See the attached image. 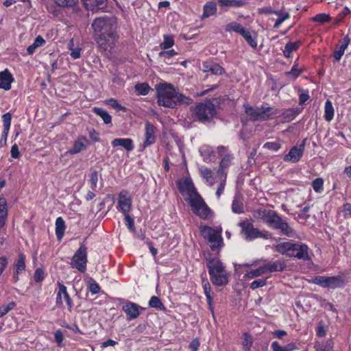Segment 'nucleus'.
I'll use <instances>...</instances> for the list:
<instances>
[{
    "label": "nucleus",
    "mask_w": 351,
    "mask_h": 351,
    "mask_svg": "<svg viewBox=\"0 0 351 351\" xmlns=\"http://www.w3.org/2000/svg\"><path fill=\"white\" fill-rule=\"evenodd\" d=\"M265 222L273 229L280 230L282 234L287 237H292L294 234L293 230L281 219L275 210H269Z\"/></svg>",
    "instance_id": "nucleus-7"
},
{
    "label": "nucleus",
    "mask_w": 351,
    "mask_h": 351,
    "mask_svg": "<svg viewBox=\"0 0 351 351\" xmlns=\"http://www.w3.org/2000/svg\"><path fill=\"white\" fill-rule=\"evenodd\" d=\"M315 348L316 351H332L333 348V342L328 339L325 342L316 343Z\"/></svg>",
    "instance_id": "nucleus-41"
},
{
    "label": "nucleus",
    "mask_w": 351,
    "mask_h": 351,
    "mask_svg": "<svg viewBox=\"0 0 351 351\" xmlns=\"http://www.w3.org/2000/svg\"><path fill=\"white\" fill-rule=\"evenodd\" d=\"M245 112L252 121H265L271 114L272 108L264 106L252 107L250 105L244 106Z\"/></svg>",
    "instance_id": "nucleus-11"
},
{
    "label": "nucleus",
    "mask_w": 351,
    "mask_h": 351,
    "mask_svg": "<svg viewBox=\"0 0 351 351\" xmlns=\"http://www.w3.org/2000/svg\"><path fill=\"white\" fill-rule=\"evenodd\" d=\"M202 287L204 289V293L206 297L208 308L212 313V314H214V307H213V295L211 292V287L207 279L203 278L202 279Z\"/></svg>",
    "instance_id": "nucleus-21"
},
{
    "label": "nucleus",
    "mask_w": 351,
    "mask_h": 351,
    "mask_svg": "<svg viewBox=\"0 0 351 351\" xmlns=\"http://www.w3.org/2000/svg\"><path fill=\"white\" fill-rule=\"evenodd\" d=\"M134 88L136 94L138 95H147L150 90V87L147 83L137 84Z\"/></svg>",
    "instance_id": "nucleus-45"
},
{
    "label": "nucleus",
    "mask_w": 351,
    "mask_h": 351,
    "mask_svg": "<svg viewBox=\"0 0 351 351\" xmlns=\"http://www.w3.org/2000/svg\"><path fill=\"white\" fill-rule=\"evenodd\" d=\"M132 207V198L127 191H121L118 195L117 208L123 214L129 213Z\"/></svg>",
    "instance_id": "nucleus-15"
},
{
    "label": "nucleus",
    "mask_w": 351,
    "mask_h": 351,
    "mask_svg": "<svg viewBox=\"0 0 351 351\" xmlns=\"http://www.w3.org/2000/svg\"><path fill=\"white\" fill-rule=\"evenodd\" d=\"M26 257L23 253H19L18 258L15 261L13 265L14 273H13V282H17L19 280V276L22 274L26 269L25 265Z\"/></svg>",
    "instance_id": "nucleus-16"
},
{
    "label": "nucleus",
    "mask_w": 351,
    "mask_h": 351,
    "mask_svg": "<svg viewBox=\"0 0 351 351\" xmlns=\"http://www.w3.org/2000/svg\"><path fill=\"white\" fill-rule=\"evenodd\" d=\"M112 145L113 147L121 146L128 152H131L134 148L133 141L128 138H115L112 141Z\"/></svg>",
    "instance_id": "nucleus-28"
},
{
    "label": "nucleus",
    "mask_w": 351,
    "mask_h": 351,
    "mask_svg": "<svg viewBox=\"0 0 351 351\" xmlns=\"http://www.w3.org/2000/svg\"><path fill=\"white\" fill-rule=\"evenodd\" d=\"M302 155L303 153L302 152V149H298L297 146H293L289 150V153L284 156V160L286 162L295 163L300 160Z\"/></svg>",
    "instance_id": "nucleus-22"
},
{
    "label": "nucleus",
    "mask_w": 351,
    "mask_h": 351,
    "mask_svg": "<svg viewBox=\"0 0 351 351\" xmlns=\"http://www.w3.org/2000/svg\"><path fill=\"white\" fill-rule=\"evenodd\" d=\"M300 45V42L296 43H288L283 50V54L286 58L291 57V55L293 51H295L298 49Z\"/></svg>",
    "instance_id": "nucleus-43"
},
{
    "label": "nucleus",
    "mask_w": 351,
    "mask_h": 351,
    "mask_svg": "<svg viewBox=\"0 0 351 351\" xmlns=\"http://www.w3.org/2000/svg\"><path fill=\"white\" fill-rule=\"evenodd\" d=\"M45 43V40L44 38L41 36H38L35 38L34 43L27 47V53L29 55H32L38 47L43 46Z\"/></svg>",
    "instance_id": "nucleus-39"
},
{
    "label": "nucleus",
    "mask_w": 351,
    "mask_h": 351,
    "mask_svg": "<svg viewBox=\"0 0 351 351\" xmlns=\"http://www.w3.org/2000/svg\"><path fill=\"white\" fill-rule=\"evenodd\" d=\"M274 14L278 16V19L274 23V28H278L285 20L289 19L290 17V14H289V12H286L284 10H276Z\"/></svg>",
    "instance_id": "nucleus-36"
},
{
    "label": "nucleus",
    "mask_w": 351,
    "mask_h": 351,
    "mask_svg": "<svg viewBox=\"0 0 351 351\" xmlns=\"http://www.w3.org/2000/svg\"><path fill=\"white\" fill-rule=\"evenodd\" d=\"M8 217L6 200L0 198V230L4 226Z\"/></svg>",
    "instance_id": "nucleus-32"
},
{
    "label": "nucleus",
    "mask_w": 351,
    "mask_h": 351,
    "mask_svg": "<svg viewBox=\"0 0 351 351\" xmlns=\"http://www.w3.org/2000/svg\"><path fill=\"white\" fill-rule=\"evenodd\" d=\"M156 128L149 122H146L145 125V141L142 145L143 148L153 145L156 142Z\"/></svg>",
    "instance_id": "nucleus-18"
},
{
    "label": "nucleus",
    "mask_w": 351,
    "mask_h": 351,
    "mask_svg": "<svg viewBox=\"0 0 351 351\" xmlns=\"http://www.w3.org/2000/svg\"><path fill=\"white\" fill-rule=\"evenodd\" d=\"M186 202L191 207L192 211L201 219H207L212 215L211 210L199 193Z\"/></svg>",
    "instance_id": "nucleus-9"
},
{
    "label": "nucleus",
    "mask_w": 351,
    "mask_h": 351,
    "mask_svg": "<svg viewBox=\"0 0 351 351\" xmlns=\"http://www.w3.org/2000/svg\"><path fill=\"white\" fill-rule=\"evenodd\" d=\"M297 114L298 113L295 110L290 108L283 112L282 117L289 120H293L297 116Z\"/></svg>",
    "instance_id": "nucleus-59"
},
{
    "label": "nucleus",
    "mask_w": 351,
    "mask_h": 351,
    "mask_svg": "<svg viewBox=\"0 0 351 351\" xmlns=\"http://www.w3.org/2000/svg\"><path fill=\"white\" fill-rule=\"evenodd\" d=\"M266 274L263 265L255 269L248 271L245 276L248 278H254L262 275Z\"/></svg>",
    "instance_id": "nucleus-44"
},
{
    "label": "nucleus",
    "mask_w": 351,
    "mask_h": 351,
    "mask_svg": "<svg viewBox=\"0 0 351 351\" xmlns=\"http://www.w3.org/2000/svg\"><path fill=\"white\" fill-rule=\"evenodd\" d=\"M86 142L87 139L86 137L82 136L80 138L74 142L73 146L70 150H69V153L71 154H75L84 149H86V146L85 143Z\"/></svg>",
    "instance_id": "nucleus-30"
},
{
    "label": "nucleus",
    "mask_w": 351,
    "mask_h": 351,
    "mask_svg": "<svg viewBox=\"0 0 351 351\" xmlns=\"http://www.w3.org/2000/svg\"><path fill=\"white\" fill-rule=\"evenodd\" d=\"M54 1L60 7H72L77 3L78 0H54Z\"/></svg>",
    "instance_id": "nucleus-57"
},
{
    "label": "nucleus",
    "mask_w": 351,
    "mask_h": 351,
    "mask_svg": "<svg viewBox=\"0 0 351 351\" xmlns=\"http://www.w3.org/2000/svg\"><path fill=\"white\" fill-rule=\"evenodd\" d=\"M204 72H210L213 75H221L224 69L219 64L213 62H205L203 63Z\"/></svg>",
    "instance_id": "nucleus-24"
},
{
    "label": "nucleus",
    "mask_w": 351,
    "mask_h": 351,
    "mask_svg": "<svg viewBox=\"0 0 351 351\" xmlns=\"http://www.w3.org/2000/svg\"><path fill=\"white\" fill-rule=\"evenodd\" d=\"M218 3L223 7H235L239 8L245 4L243 0H218Z\"/></svg>",
    "instance_id": "nucleus-38"
},
{
    "label": "nucleus",
    "mask_w": 351,
    "mask_h": 351,
    "mask_svg": "<svg viewBox=\"0 0 351 351\" xmlns=\"http://www.w3.org/2000/svg\"><path fill=\"white\" fill-rule=\"evenodd\" d=\"M276 251L287 256L305 261L311 259L308 245L302 243L282 242L276 246Z\"/></svg>",
    "instance_id": "nucleus-3"
},
{
    "label": "nucleus",
    "mask_w": 351,
    "mask_h": 351,
    "mask_svg": "<svg viewBox=\"0 0 351 351\" xmlns=\"http://www.w3.org/2000/svg\"><path fill=\"white\" fill-rule=\"evenodd\" d=\"M122 310L125 313L128 320H132L137 318L140 315V310L144 308L132 302H126L122 306Z\"/></svg>",
    "instance_id": "nucleus-17"
},
{
    "label": "nucleus",
    "mask_w": 351,
    "mask_h": 351,
    "mask_svg": "<svg viewBox=\"0 0 351 351\" xmlns=\"http://www.w3.org/2000/svg\"><path fill=\"white\" fill-rule=\"evenodd\" d=\"M221 231V228L214 229L208 226L199 227L201 235L209 244L213 251H219L223 245Z\"/></svg>",
    "instance_id": "nucleus-5"
},
{
    "label": "nucleus",
    "mask_w": 351,
    "mask_h": 351,
    "mask_svg": "<svg viewBox=\"0 0 351 351\" xmlns=\"http://www.w3.org/2000/svg\"><path fill=\"white\" fill-rule=\"evenodd\" d=\"M246 29L243 27L240 23L237 22H231L228 24H227L225 27V31L227 32H234L236 33L239 34L241 35L243 33H244V31Z\"/></svg>",
    "instance_id": "nucleus-35"
},
{
    "label": "nucleus",
    "mask_w": 351,
    "mask_h": 351,
    "mask_svg": "<svg viewBox=\"0 0 351 351\" xmlns=\"http://www.w3.org/2000/svg\"><path fill=\"white\" fill-rule=\"evenodd\" d=\"M216 12H217L216 3L213 1L207 2L204 5L203 14L202 16V19L208 18V17L215 14Z\"/></svg>",
    "instance_id": "nucleus-31"
},
{
    "label": "nucleus",
    "mask_w": 351,
    "mask_h": 351,
    "mask_svg": "<svg viewBox=\"0 0 351 351\" xmlns=\"http://www.w3.org/2000/svg\"><path fill=\"white\" fill-rule=\"evenodd\" d=\"M267 284V281H266V279H258V280H254L251 284H250V289L254 290L256 289H258L259 287H263L264 286H265Z\"/></svg>",
    "instance_id": "nucleus-61"
},
{
    "label": "nucleus",
    "mask_w": 351,
    "mask_h": 351,
    "mask_svg": "<svg viewBox=\"0 0 351 351\" xmlns=\"http://www.w3.org/2000/svg\"><path fill=\"white\" fill-rule=\"evenodd\" d=\"M241 36L245 38L246 42L253 48H256L257 47V42L253 38L250 34V32L246 29L244 31V33L241 34Z\"/></svg>",
    "instance_id": "nucleus-50"
},
{
    "label": "nucleus",
    "mask_w": 351,
    "mask_h": 351,
    "mask_svg": "<svg viewBox=\"0 0 351 351\" xmlns=\"http://www.w3.org/2000/svg\"><path fill=\"white\" fill-rule=\"evenodd\" d=\"M330 19L331 18L329 14L326 13H320L313 16L312 18V21L322 24L329 22Z\"/></svg>",
    "instance_id": "nucleus-49"
},
{
    "label": "nucleus",
    "mask_w": 351,
    "mask_h": 351,
    "mask_svg": "<svg viewBox=\"0 0 351 351\" xmlns=\"http://www.w3.org/2000/svg\"><path fill=\"white\" fill-rule=\"evenodd\" d=\"M252 345V338L248 333H244L243 335L242 346L244 351H250Z\"/></svg>",
    "instance_id": "nucleus-47"
},
{
    "label": "nucleus",
    "mask_w": 351,
    "mask_h": 351,
    "mask_svg": "<svg viewBox=\"0 0 351 351\" xmlns=\"http://www.w3.org/2000/svg\"><path fill=\"white\" fill-rule=\"evenodd\" d=\"M149 306L160 311H166V308L161 302L160 299L157 296H152L149 301Z\"/></svg>",
    "instance_id": "nucleus-42"
},
{
    "label": "nucleus",
    "mask_w": 351,
    "mask_h": 351,
    "mask_svg": "<svg viewBox=\"0 0 351 351\" xmlns=\"http://www.w3.org/2000/svg\"><path fill=\"white\" fill-rule=\"evenodd\" d=\"M12 115L10 112H7L2 116L3 128H10Z\"/></svg>",
    "instance_id": "nucleus-63"
},
{
    "label": "nucleus",
    "mask_w": 351,
    "mask_h": 351,
    "mask_svg": "<svg viewBox=\"0 0 351 351\" xmlns=\"http://www.w3.org/2000/svg\"><path fill=\"white\" fill-rule=\"evenodd\" d=\"M178 187L185 201L198 194L191 179L185 178L180 180L178 182Z\"/></svg>",
    "instance_id": "nucleus-13"
},
{
    "label": "nucleus",
    "mask_w": 351,
    "mask_h": 351,
    "mask_svg": "<svg viewBox=\"0 0 351 351\" xmlns=\"http://www.w3.org/2000/svg\"><path fill=\"white\" fill-rule=\"evenodd\" d=\"M54 338L56 340V342L57 343V345L58 347H62V341L64 339V336L60 330H58L54 333Z\"/></svg>",
    "instance_id": "nucleus-64"
},
{
    "label": "nucleus",
    "mask_w": 351,
    "mask_h": 351,
    "mask_svg": "<svg viewBox=\"0 0 351 351\" xmlns=\"http://www.w3.org/2000/svg\"><path fill=\"white\" fill-rule=\"evenodd\" d=\"M87 262V247L85 245L82 244L73 254L70 265L72 268L77 269L81 273H84L86 271Z\"/></svg>",
    "instance_id": "nucleus-10"
},
{
    "label": "nucleus",
    "mask_w": 351,
    "mask_h": 351,
    "mask_svg": "<svg viewBox=\"0 0 351 351\" xmlns=\"http://www.w3.org/2000/svg\"><path fill=\"white\" fill-rule=\"evenodd\" d=\"M65 230V222L64 219L59 217L56 220V234L58 240H61Z\"/></svg>",
    "instance_id": "nucleus-33"
},
{
    "label": "nucleus",
    "mask_w": 351,
    "mask_h": 351,
    "mask_svg": "<svg viewBox=\"0 0 351 351\" xmlns=\"http://www.w3.org/2000/svg\"><path fill=\"white\" fill-rule=\"evenodd\" d=\"M324 180L321 178H317L312 182V186L315 191L320 193L323 191Z\"/></svg>",
    "instance_id": "nucleus-55"
},
{
    "label": "nucleus",
    "mask_w": 351,
    "mask_h": 351,
    "mask_svg": "<svg viewBox=\"0 0 351 351\" xmlns=\"http://www.w3.org/2000/svg\"><path fill=\"white\" fill-rule=\"evenodd\" d=\"M174 45V40L172 36L165 35L164 41L160 45L162 49H167Z\"/></svg>",
    "instance_id": "nucleus-48"
},
{
    "label": "nucleus",
    "mask_w": 351,
    "mask_h": 351,
    "mask_svg": "<svg viewBox=\"0 0 351 351\" xmlns=\"http://www.w3.org/2000/svg\"><path fill=\"white\" fill-rule=\"evenodd\" d=\"M186 202L191 207L192 211L201 219H207L212 215L211 210L199 193Z\"/></svg>",
    "instance_id": "nucleus-8"
},
{
    "label": "nucleus",
    "mask_w": 351,
    "mask_h": 351,
    "mask_svg": "<svg viewBox=\"0 0 351 351\" xmlns=\"http://www.w3.org/2000/svg\"><path fill=\"white\" fill-rule=\"evenodd\" d=\"M219 180V185L217 187V191H216V196L217 199H219L221 194L224 191V189L226 184V176H217Z\"/></svg>",
    "instance_id": "nucleus-46"
},
{
    "label": "nucleus",
    "mask_w": 351,
    "mask_h": 351,
    "mask_svg": "<svg viewBox=\"0 0 351 351\" xmlns=\"http://www.w3.org/2000/svg\"><path fill=\"white\" fill-rule=\"evenodd\" d=\"M157 102L159 106L174 108L178 105H189L193 99L177 91L171 84L162 82L156 85Z\"/></svg>",
    "instance_id": "nucleus-2"
},
{
    "label": "nucleus",
    "mask_w": 351,
    "mask_h": 351,
    "mask_svg": "<svg viewBox=\"0 0 351 351\" xmlns=\"http://www.w3.org/2000/svg\"><path fill=\"white\" fill-rule=\"evenodd\" d=\"M13 80L14 78L12 75L7 69L0 72V88L4 89L5 90H10Z\"/></svg>",
    "instance_id": "nucleus-20"
},
{
    "label": "nucleus",
    "mask_w": 351,
    "mask_h": 351,
    "mask_svg": "<svg viewBox=\"0 0 351 351\" xmlns=\"http://www.w3.org/2000/svg\"><path fill=\"white\" fill-rule=\"evenodd\" d=\"M191 110L193 114L202 122L210 120L216 114V106L210 100L199 103Z\"/></svg>",
    "instance_id": "nucleus-6"
},
{
    "label": "nucleus",
    "mask_w": 351,
    "mask_h": 351,
    "mask_svg": "<svg viewBox=\"0 0 351 351\" xmlns=\"http://www.w3.org/2000/svg\"><path fill=\"white\" fill-rule=\"evenodd\" d=\"M177 53L175 51V50L173 49H171V50H169V51H160L159 53H158V56L160 58H163L164 59V61L167 63V64H170L171 62H169V59L171 57L176 55Z\"/></svg>",
    "instance_id": "nucleus-53"
},
{
    "label": "nucleus",
    "mask_w": 351,
    "mask_h": 351,
    "mask_svg": "<svg viewBox=\"0 0 351 351\" xmlns=\"http://www.w3.org/2000/svg\"><path fill=\"white\" fill-rule=\"evenodd\" d=\"M200 176L205 180V182H210V176L213 171L206 167H201L199 168Z\"/></svg>",
    "instance_id": "nucleus-51"
},
{
    "label": "nucleus",
    "mask_w": 351,
    "mask_h": 351,
    "mask_svg": "<svg viewBox=\"0 0 351 351\" xmlns=\"http://www.w3.org/2000/svg\"><path fill=\"white\" fill-rule=\"evenodd\" d=\"M335 114V110L331 101L327 100L324 105V119L330 122L332 120Z\"/></svg>",
    "instance_id": "nucleus-34"
},
{
    "label": "nucleus",
    "mask_w": 351,
    "mask_h": 351,
    "mask_svg": "<svg viewBox=\"0 0 351 351\" xmlns=\"http://www.w3.org/2000/svg\"><path fill=\"white\" fill-rule=\"evenodd\" d=\"M58 285L59 289H58V291L57 293V298H56L57 304L62 305V298H64V299L65 300V301L66 302V305H67V307H68L69 311H71L72 307H73V302H72L71 298H70V296L67 292L66 287L60 282H58Z\"/></svg>",
    "instance_id": "nucleus-19"
},
{
    "label": "nucleus",
    "mask_w": 351,
    "mask_h": 351,
    "mask_svg": "<svg viewBox=\"0 0 351 351\" xmlns=\"http://www.w3.org/2000/svg\"><path fill=\"white\" fill-rule=\"evenodd\" d=\"M16 306L15 302H11L8 304H3L0 306V317L6 315L10 311L12 310Z\"/></svg>",
    "instance_id": "nucleus-54"
},
{
    "label": "nucleus",
    "mask_w": 351,
    "mask_h": 351,
    "mask_svg": "<svg viewBox=\"0 0 351 351\" xmlns=\"http://www.w3.org/2000/svg\"><path fill=\"white\" fill-rule=\"evenodd\" d=\"M351 217V204L346 203L343 206L342 209L338 213V218L342 221Z\"/></svg>",
    "instance_id": "nucleus-40"
},
{
    "label": "nucleus",
    "mask_w": 351,
    "mask_h": 351,
    "mask_svg": "<svg viewBox=\"0 0 351 351\" xmlns=\"http://www.w3.org/2000/svg\"><path fill=\"white\" fill-rule=\"evenodd\" d=\"M210 281L217 287H223L228 282V274L222 262L218 258L206 259Z\"/></svg>",
    "instance_id": "nucleus-4"
},
{
    "label": "nucleus",
    "mask_w": 351,
    "mask_h": 351,
    "mask_svg": "<svg viewBox=\"0 0 351 351\" xmlns=\"http://www.w3.org/2000/svg\"><path fill=\"white\" fill-rule=\"evenodd\" d=\"M266 274L268 273H273L276 271H282L286 265L285 262L281 261H276L274 262H269L263 265Z\"/></svg>",
    "instance_id": "nucleus-23"
},
{
    "label": "nucleus",
    "mask_w": 351,
    "mask_h": 351,
    "mask_svg": "<svg viewBox=\"0 0 351 351\" xmlns=\"http://www.w3.org/2000/svg\"><path fill=\"white\" fill-rule=\"evenodd\" d=\"M313 282L323 288L336 289L341 287L344 285V280L339 276H315L313 280Z\"/></svg>",
    "instance_id": "nucleus-12"
},
{
    "label": "nucleus",
    "mask_w": 351,
    "mask_h": 351,
    "mask_svg": "<svg viewBox=\"0 0 351 351\" xmlns=\"http://www.w3.org/2000/svg\"><path fill=\"white\" fill-rule=\"evenodd\" d=\"M125 226L132 232H135L134 219L130 216L129 213L123 214Z\"/></svg>",
    "instance_id": "nucleus-56"
},
{
    "label": "nucleus",
    "mask_w": 351,
    "mask_h": 351,
    "mask_svg": "<svg viewBox=\"0 0 351 351\" xmlns=\"http://www.w3.org/2000/svg\"><path fill=\"white\" fill-rule=\"evenodd\" d=\"M91 27L99 49L103 52L112 49L119 38L116 19L108 16L98 17L93 20Z\"/></svg>",
    "instance_id": "nucleus-1"
},
{
    "label": "nucleus",
    "mask_w": 351,
    "mask_h": 351,
    "mask_svg": "<svg viewBox=\"0 0 351 351\" xmlns=\"http://www.w3.org/2000/svg\"><path fill=\"white\" fill-rule=\"evenodd\" d=\"M350 39L348 36H344L340 40V46L334 51L333 56L336 61H339L344 54L345 50L349 45Z\"/></svg>",
    "instance_id": "nucleus-26"
},
{
    "label": "nucleus",
    "mask_w": 351,
    "mask_h": 351,
    "mask_svg": "<svg viewBox=\"0 0 351 351\" xmlns=\"http://www.w3.org/2000/svg\"><path fill=\"white\" fill-rule=\"evenodd\" d=\"M106 104L117 110L123 111V112H125L126 110V108L121 106L119 103V101L115 99H113V98L109 99L106 101Z\"/></svg>",
    "instance_id": "nucleus-52"
},
{
    "label": "nucleus",
    "mask_w": 351,
    "mask_h": 351,
    "mask_svg": "<svg viewBox=\"0 0 351 351\" xmlns=\"http://www.w3.org/2000/svg\"><path fill=\"white\" fill-rule=\"evenodd\" d=\"M83 1L86 8L93 11L103 10L107 3V0H83Z\"/></svg>",
    "instance_id": "nucleus-29"
},
{
    "label": "nucleus",
    "mask_w": 351,
    "mask_h": 351,
    "mask_svg": "<svg viewBox=\"0 0 351 351\" xmlns=\"http://www.w3.org/2000/svg\"><path fill=\"white\" fill-rule=\"evenodd\" d=\"M239 226L245 240L252 241L263 236V234L257 228H254L252 223L249 221H241L239 223Z\"/></svg>",
    "instance_id": "nucleus-14"
},
{
    "label": "nucleus",
    "mask_w": 351,
    "mask_h": 351,
    "mask_svg": "<svg viewBox=\"0 0 351 351\" xmlns=\"http://www.w3.org/2000/svg\"><path fill=\"white\" fill-rule=\"evenodd\" d=\"M232 210L234 213L240 214L244 212L243 198L241 193H237L234 195L232 203Z\"/></svg>",
    "instance_id": "nucleus-27"
},
{
    "label": "nucleus",
    "mask_w": 351,
    "mask_h": 351,
    "mask_svg": "<svg viewBox=\"0 0 351 351\" xmlns=\"http://www.w3.org/2000/svg\"><path fill=\"white\" fill-rule=\"evenodd\" d=\"M263 147L276 152L280 148V144L276 142H267L264 144Z\"/></svg>",
    "instance_id": "nucleus-62"
},
{
    "label": "nucleus",
    "mask_w": 351,
    "mask_h": 351,
    "mask_svg": "<svg viewBox=\"0 0 351 351\" xmlns=\"http://www.w3.org/2000/svg\"><path fill=\"white\" fill-rule=\"evenodd\" d=\"M45 278V273L44 271L41 268H37L35 270L34 279L36 282H42Z\"/></svg>",
    "instance_id": "nucleus-60"
},
{
    "label": "nucleus",
    "mask_w": 351,
    "mask_h": 351,
    "mask_svg": "<svg viewBox=\"0 0 351 351\" xmlns=\"http://www.w3.org/2000/svg\"><path fill=\"white\" fill-rule=\"evenodd\" d=\"M232 159L233 156L231 154H225L220 162L219 169L217 171V176H227L226 169L230 167Z\"/></svg>",
    "instance_id": "nucleus-25"
},
{
    "label": "nucleus",
    "mask_w": 351,
    "mask_h": 351,
    "mask_svg": "<svg viewBox=\"0 0 351 351\" xmlns=\"http://www.w3.org/2000/svg\"><path fill=\"white\" fill-rule=\"evenodd\" d=\"M89 182L90 183V188L92 190H95L97 186L98 175L96 171H93L90 175Z\"/></svg>",
    "instance_id": "nucleus-58"
},
{
    "label": "nucleus",
    "mask_w": 351,
    "mask_h": 351,
    "mask_svg": "<svg viewBox=\"0 0 351 351\" xmlns=\"http://www.w3.org/2000/svg\"><path fill=\"white\" fill-rule=\"evenodd\" d=\"M93 112L97 115L99 116L104 121V123L109 124L111 123L112 117L104 109L95 107L93 108Z\"/></svg>",
    "instance_id": "nucleus-37"
}]
</instances>
